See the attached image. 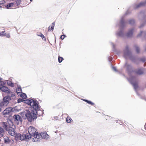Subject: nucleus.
<instances>
[{
    "instance_id": "nucleus-1",
    "label": "nucleus",
    "mask_w": 146,
    "mask_h": 146,
    "mask_svg": "<svg viewBox=\"0 0 146 146\" xmlns=\"http://www.w3.org/2000/svg\"><path fill=\"white\" fill-rule=\"evenodd\" d=\"M25 103L31 106L34 110L31 111L29 110H26L25 112L27 118L29 121L31 122L33 120L36 119V113H37V111L39 110L40 106L38 105L37 101L31 99L26 100Z\"/></svg>"
},
{
    "instance_id": "nucleus-2",
    "label": "nucleus",
    "mask_w": 146,
    "mask_h": 146,
    "mask_svg": "<svg viewBox=\"0 0 146 146\" xmlns=\"http://www.w3.org/2000/svg\"><path fill=\"white\" fill-rule=\"evenodd\" d=\"M125 67L126 68L127 71L129 74L131 73V75H130V77L128 79L129 82L133 85L134 89L136 90L138 88V80L135 77L132 76L135 72L133 71L131 65L127 63L125 64Z\"/></svg>"
},
{
    "instance_id": "nucleus-3",
    "label": "nucleus",
    "mask_w": 146,
    "mask_h": 146,
    "mask_svg": "<svg viewBox=\"0 0 146 146\" xmlns=\"http://www.w3.org/2000/svg\"><path fill=\"white\" fill-rule=\"evenodd\" d=\"M15 98V95L11 94L10 95L5 96L3 98V101L0 103V112L4 110L9 103L10 100H14Z\"/></svg>"
},
{
    "instance_id": "nucleus-4",
    "label": "nucleus",
    "mask_w": 146,
    "mask_h": 146,
    "mask_svg": "<svg viewBox=\"0 0 146 146\" xmlns=\"http://www.w3.org/2000/svg\"><path fill=\"white\" fill-rule=\"evenodd\" d=\"M28 133L32 135V137H34L32 139L33 141H38L37 138H41V136L40 135V133H38L35 128L33 127L30 126L28 129Z\"/></svg>"
},
{
    "instance_id": "nucleus-5",
    "label": "nucleus",
    "mask_w": 146,
    "mask_h": 146,
    "mask_svg": "<svg viewBox=\"0 0 146 146\" xmlns=\"http://www.w3.org/2000/svg\"><path fill=\"white\" fill-rule=\"evenodd\" d=\"M123 56L125 59L129 58L133 61L132 54L128 46H126L124 50Z\"/></svg>"
},
{
    "instance_id": "nucleus-6",
    "label": "nucleus",
    "mask_w": 146,
    "mask_h": 146,
    "mask_svg": "<svg viewBox=\"0 0 146 146\" xmlns=\"http://www.w3.org/2000/svg\"><path fill=\"white\" fill-rule=\"evenodd\" d=\"M19 5L17 1H15L13 3H10L7 4L5 5V7L7 9L11 7H17Z\"/></svg>"
},
{
    "instance_id": "nucleus-7",
    "label": "nucleus",
    "mask_w": 146,
    "mask_h": 146,
    "mask_svg": "<svg viewBox=\"0 0 146 146\" xmlns=\"http://www.w3.org/2000/svg\"><path fill=\"white\" fill-rule=\"evenodd\" d=\"M40 135H41V138H37V139L38 140L39 139H41L42 138H43L44 139H48L49 137V135H48L45 132H44L43 133H40Z\"/></svg>"
},
{
    "instance_id": "nucleus-8",
    "label": "nucleus",
    "mask_w": 146,
    "mask_h": 146,
    "mask_svg": "<svg viewBox=\"0 0 146 146\" xmlns=\"http://www.w3.org/2000/svg\"><path fill=\"white\" fill-rule=\"evenodd\" d=\"M0 89L2 92H5L7 93H10V91L8 88L5 86H0Z\"/></svg>"
},
{
    "instance_id": "nucleus-9",
    "label": "nucleus",
    "mask_w": 146,
    "mask_h": 146,
    "mask_svg": "<svg viewBox=\"0 0 146 146\" xmlns=\"http://www.w3.org/2000/svg\"><path fill=\"white\" fill-rule=\"evenodd\" d=\"M14 120L15 121H17L19 123V122H21L22 121V119L21 117L18 115H15L13 117Z\"/></svg>"
},
{
    "instance_id": "nucleus-10",
    "label": "nucleus",
    "mask_w": 146,
    "mask_h": 146,
    "mask_svg": "<svg viewBox=\"0 0 146 146\" xmlns=\"http://www.w3.org/2000/svg\"><path fill=\"white\" fill-rule=\"evenodd\" d=\"M4 143L6 144H12L14 141L12 139H10L8 137H6L4 138Z\"/></svg>"
},
{
    "instance_id": "nucleus-11",
    "label": "nucleus",
    "mask_w": 146,
    "mask_h": 146,
    "mask_svg": "<svg viewBox=\"0 0 146 146\" xmlns=\"http://www.w3.org/2000/svg\"><path fill=\"white\" fill-rule=\"evenodd\" d=\"M12 110V108L11 107H9L6 108L3 112V115H7Z\"/></svg>"
},
{
    "instance_id": "nucleus-12",
    "label": "nucleus",
    "mask_w": 146,
    "mask_h": 146,
    "mask_svg": "<svg viewBox=\"0 0 146 146\" xmlns=\"http://www.w3.org/2000/svg\"><path fill=\"white\" fill-rule=\"evenodd\" d=\"M1 124L3 127L7 130H9L10 128L7 122H2Z\"/></svg>"
},
{
    "instance_id": "nucleus-13",
    "label": "nucleus",
    "mask_w": 146,
    "mask_h": 146,
    "mask_svg": "<svg viewBox=\"0 0 146 146\" xmlns=\"http://www.w3.org/2000/svg\"><path fill=\"white\" fill-rule=\"evenodd\" d=\"M8 131L9 134L11 135L14 136H15L16 135V133L15 130L13 129H10V128H9V130Z\"/></svg>"
},
{
    "instance_id": "nucleus-14",
    "label": "nucleus",
    "mask_w": 146,
    "mask_h": 146,
    "mask_svg": "<svg viewBox=\"0 0 146 146\" xmlns=\"http://www.w3.org/2000/svg\"><path fill=\"white\" fill-rule=\"evenodd\" d=\"M125 24V23L124 21L123 18L122 17L121 19L120 23V27L121 28H122L123 27Z\"/></svg>"
},
{
    "instance_id": "nucleus-15",
    "label": "nucleus",
    "mask_w": 146,
    "mask_h": 146,
    "mask_svg": "<svg viewBox=\"0 0 146 146\" xmlns=\"http://www.w3.org/2000/svg\"><path fill=\"white\" fill-rule=\"evenodd\" d=\"M144 70L143 68L139 69L136 70L135 73L136 74H139L141 75L144 73Z\"/></svg>"
},
{
    "instance_id": "nucleus-16",
    "label": "nucleus",
    "mask_w": 146,
    "mask_h": 146,
    "mask_svg": "<svg viewBox=\"0 0 146 146\" xmlns=\"http://www.w3.org/2000/svg\"><path fill=\"white\" fill-rule=\"evenodd\" d=\"M134 29H131L129 30L127 34V36L128 37L131 36L133 34Z\"/></svg>"
},
{
    "instance_id": "nucleus-17",
    "label": "nucleus",
    "mask_w": 146,
    "mask_h": 146,
    "mask_svg": "<svg viewBox=\"0 0 146 146\" xmlns=\"http://www.w3.org/2000/svg\"><path fill=\"white\" fill-rule=\"evenodd\" d=\"M116 35L117 36L122 37L123 35V33L121 29L120 30L116 33Z\"/></svg>"
},
{
    "instance_id": "nucleus-18",
    "label": "nucleus",
    "mask_w": 146,
    "mask_h": 146,
    "mask_svg": "<svg viewBox=\"0 0 146 146\" xmlns=\"http://www.w3.org/2000/svg\"><path fill=\"white\" fill-rule=\"evenodd\" d=\"M5 134V131L0 126V138L3 137Z\"/></svg>"
},
{
    "instance_id": "nucleus-19",
    "label": "nucleus",
    "mask_w": 146,
    "mask_h": 146,
    "mask_svg": "<svg viewBox=\"0 0 146 146\" xmlns=\"http://www.w3.org/2000/svg\"><path fill=\"white\" fill-rule=\"evenodd\" d=\"M146 4V1H145L144 2H142L138 4L137 5H136V7H135V8H139L140 7L144 6Z\"/></svg>"
},
{
    "instance_id": "nucleus-20",
    "label": "nucleus",
    "mask_w": 146,
    "mask_h": 146,
    "mask_svg": "<svg viewBox=\"0 0 146 146\" xmlns=\"http://www.w3.org/2000/svg\"><path fill=\"white\" fill-rule=\"evenodd\" d=\"M25 140H27L31 139V137L32 136V135L30 134H29V133H27L26 134H25Z\"/></svg>"
},
{
    "instance_id": "nucleus-21",
    "label": "nucleus",
    "mask_w": 146,
    "mask_h": 146,
    "mask_svg": "<svg viewBox=\"0 0 146 146\" xmlns=\"http://www.w3.org/2000/svg\"><path fill=\"white\" fill-rule=\"evenodd\" d=\"M146 35V31H141L139 33L137 36L138 37H140L141 36H145Z\"/></svg>"
},
{
    "instance_id": "nucleus-22",
    "label": "nucleus",
    "mask_w": 146,
    "mask_h": 146,
    "mask_svg": "<svg viewBox=\"0 0 146 146\" xmlns=\"http://www.w3.org/2000/svg\"><path fill=\"white\" fill-rule=\"evenodd\" d=\"M11 78H10L9 80H7V83L9 86L13 87L14 86V84L11 81Z\"/></svg>"
},
{
    "instance_id": "nucleus-23",
    "label": "nucleus",
    "mask_w": 146,
    "mask_h": 146,
    "mask_svg": "<svg viewBox=\"0 0 146 146\" xmlns=\"http://www.w3.org/2000/svg\"><path fill=\"white\" fill-rule=\"evenodd\" d=\"M16 92L17 93L18 95L19 96L20 94L22 92V90L20 87H18L16 89Z\"/></svg>"
},
{
    "instance_id": "nucleus-24",
    "label": "nucleus",
    "mask_w": 146,
    "mask_h": 146,
    "mask_svg": "<svg viewBox=\"0 0 146 146\" xmlns=\"http://www.w3.org/2000/svg\"><path fill=\"white\" fill-rule=\"evenodd\" d=\"M19 96H20L21 97L23 98H25L27 97L26 94H25L23 93H21L20 95H19Z\"/></svg>"
},
{
    "instance_id": "nucleus-25",
    "label": "nucleus",
    "mask_w": 146,
    "mask_h": 146,
    "mask_svg": "<svg viewBox=\"0 0 146 146\" xmlns=\"http://www.w3.org/2000/svg\"><path fill=\"white\" fill-rule=\"evenodd\" d=\"M20 139L21 141H23V140H25V134H21Z\"/></svg>"
},
{
    "instance_id": "nucleus-26",
    "label": "nucleus",
    "mask_w": 146,
    "mask_h": 146,
    "mask_svg": "<svg viewBox=\"0 0 146 146\" xmlns=\"http://www.w3.org/2000/svg\"><path fill=\"white\" fill-rule=\"evenodd\" d=\"M21 135V134L20 133L16 134V135H15V138L17 139H20Z\"/></svg>"
},
{
    "instance_id": "nucleus-27",
    "label": "nucleus",
    "mask_w": 146,
    "mask_h": 146,
    "mask_svg": "<svg viewBox=\"0 0 146 146\" xmlns=\"http://www.w3.org/2000/svg\"><path fill=\"white\" fill-rule=\"evenodd\" d=\"M72 120V119L70 117H67L66 118V121L67 123H70Z\"/></svg>"
},
{
    "instance_id": "nucleus-28",
    "label": "nucleus",
    "mask_w": 146,
    "mask_h": 146,
    "mask_svg": "<svg viewBox=\"0 0 146 146\" xmlns=\"http://www.w3.org/2000/svg\"><path fill=\"white\" fill-rule=\"evenodd\" d=\"M54 28V26H52L51 27L50 26L48 27V31H53Z\"/></svg>"
},
{
    "instance_id": "nucleus-29",
    "label": "nucleus",
    "mask_w": 146,
    "mask_h": 146,
    "mask_svg": "<svg viewBox=\"0 0 146 146\" xmlns=\"http://www.w3.org/2000/svg\"><path fill=\"white\" fill-rule=\"evenodd\" d=\"M83 100L84 101L87 102V103H88L89 104H90L92 105H94V103L90 101H89L88 100H85V99L84 100Z\"/></svg>"
},
{
    "instance_id": "nucleus-30",
    "label": "nucleus",
    "mask_w": 146,
    "mask_h": 146,
    "mask_svg": "<svg viewBox=\"0 0 146 146\" xmlns=\"http://www.w3.org/2000/svg\"><path fill=\"white\" fill-rule=\"evenodd\" d=\"M135 47L137 53H139L140 52V49L139 47L137 46H135Z\"/></svg>"
},
{
    "instance_id": "nucleus-31",
    "label": "nucleus",
    "mask_w": 146,
    "mask_h": 146,
    "mask_svg": "<svg viewBox=\"0 0 146 146\" xmlns=\"http://www.w3.org/2000/svg\"><path fill=\"white\" fill-rule=\"evenodd\" d=\"M129 22L130 24L132 25L134 23L135 21L133 19H130L129 20Z\"/></svg>"
},
{
    "instance_id": "nucleus-32",
    "label": "nucleus",
    "mask_w": 146,
    "mask_h": 146,
    "mask_svg": "<svg viewBox=\"0 0 146 146\" xmlns=\"http://www.w3.org/2000/svg\"><path fill=\"white\" fill-rule=\"evenodd\" d=\"M5 31H2L1 33L0 32V36H3L5 35Z\"/></svg>"
},
{
    "instance_id": "nucleus-33",
    "label": "nucleus",
    "mask_w": 146,
    "mask_h": 146,
    "mask_svg": "<svg viewBox=\"0 0 146 146\" xmlns=\"http://www.w3.org/2000/svg\"><path fill=\"white\" fill-rule=\"evenodd\" d=\"M37 35L38 36H40L44 40L45 39V38L44 35L41 33H40V35Z\"/></svg>"
},
{
    "instance_id": "nucleus-34",
    "label": "nucleus",
    "mask_w": 146,
    "mask_h": 146,
    "mask_svg": "<svg viewBox=\"0 0 146 146\" xmlns=\"http://www.w3.org/2000/svg\"><path fill=\"white\" fill-rule=\"evenodd\" d=\"M63 58L61 57H59L58 58V62L59 63H61L62 61Z\"/></svg>"
},
{
    "instance_id": "nucleus-35",
    "label": "nucleus",
    "mask_w": 146,
    "mask_h": 146,
    "mask_svg": "<svg viewBox=\"0 0 146 146\" xmlns=\"http://www.w3.org/2000/svg\"><path fill=\"white\" fill-rule=\"evenodd\" d=\"M5 84V83L3 82H0V86H4Z\"/></svg>"
},
{
    "instance_id": "nucleus-36",
    "label": "nucleus",
    "mask_w": 146,
    "mask_h": 146,
    "mask_svg": "<svg viewBox=\"0 0 146 146\" xmlns=\"http://www.w3.org/2000/svg\"><path fill=\"white\" fill-rule=\"evenodd\" d=\"M23 100L22 98H19L17 100L18 103H20L22 102H23Z\"/></svg>"
},
{
    "instance_id": "nucleus-37",
    "label": "nucleus",
    "mask_w": 146,
    "mask_h": 146,
    "mask_svg": "<svg viewBox=\"0 0 146 146\" xmlns=\"http://www.w3.org/2000/svg\"><path fill=\"white\" fill-rule=\"evenodd\" d=\"M141 60L143 62H144L146 61V58L145 57H143L141 59Z\"/></svg>"
},
{
    "instance_id": "nucleus-38",
    "label": "nucleus",
    "mask_w": 146,
    "mask_h": 146,
    "mask_svg": "<svg viewBox=\"0 0 146 146\" xmlns=\"http://www.w3.org/2000/svg\"><path fill=\"white\" fill-rule=\"evenodd\" d=\"M5 3V1L3 0L0 1V4H4Z\"/></svg>"
},
{
    "instance_id": "nucleus-39",
    "label": "nucleus",
    "mask_w": 146,
    "mask_h": 146,
    "mask_svg": "<svg viewBox=\"0 0 146 146\" xmlns=\"http://www.w3.org/2000/svg\"><path fill=\"white\" fill-rule=\"evenodd\" d=\"M65 36V35H63L61 36H60V38L61 39L63 40L64 39V37Z\"/></svg>"
},
{
    "instance_id": "nucleus-40",
    "label": "nucleus",
    "mask_w": 146,
    "mask_h": 146,
    "mask_svg": "<svg viewBox=\"0 0 146 146\" xmlns=\"http://www.w3.org/2000/svg\"><path fill=\"white\" fill-rule=\"evenodd\" d=\"M110 62L112 60V58L111 57H109L108 58Z\"/></svg>"
},
{
    "instance_id": "nucleus-41",
    "label": "nucleus",
    "mask_w": 146,
    "mask_h": 146,
    "mask_svg": "<svg viewBox=\"0 0 146 146\" xmlns=\"http://www.w3.org/2000/svg\"><path fill=\"white\" fill-rule=\"evenodd\" d=\"M112 68L113 70L114 71H117L116 69V68L115 67L112 66Z\"/></svg>"
},
{
    "instance_id": "nucleus-42",
    "label": "nucleus",
    "mask_w": 146,
    "mask_h": 146,
    "mask_svg": "<svg viewBox=\"0 0 146 146\" xmlns=\"http://www.w3.org/2000/svg\"><path fill=\"white\" fill-rule=\"evenodd\" d=\"M5 36L8 38H9L10 37V35L9 34H7V35H5Z\"/></svg>"
},
{
    "instance_id": "nucleus-43",
    "label": "nucleus",
    "mask_w": 146,
    "mask_h": 146,
    "mask_svg": "<svg viewBox=\"0 0 146 146\" xmlns=\"http://www.w3.org/2000/svg\"><path fill=\"white\" fill-rule=\"evenodd\" d=\"M144 25V24H141L140 26H139V28H141Z\"/></svg>"
},
{
    "instance_id": "nucleus-44",
    "label": "nucleus",
    "mask_w": 146,
    "mask_h": 146,
    "mask_svg": "<svg viewBox=\"0 0 146 146\" xmlns=\"http://www.w3.org/2000/svg\"><path fill=\"white\" fill-rule=\"evenodd\" d=\"M52 24L53 25L52 26H54V27L55 24V22L53 23Z\"/></svg>"
},
{
    "instance_id": "nucleus-45",
    "label": "nucleus",
    "mask_w": 146,
    "mask_h": 146,
    "mask_svg": "<svg viewBox=\"0 0 146 146\" xmlns=\"http://www.w3.org/2000/svg\"><path fill=\"white\" fill-rule=\"evenodd\" d=\"M144 47L145 48V51H146V45Z\"/></svg>"
},
{
    "instance_id": "nucleus-46",
    "label": "nucleus",
    "mask_w": 146,
    "mask_h": 146,
    "mask_svg": "<svg viewBox=\"0 0 146 146\" xmlns=\"http://www.w3.org/2000/svg\"><path fill=\"white\" fill-rule=\"evenodd\" d=\"M20 0H17V1L18 2V3H19V4H20V3L19 2V1H20Z\"/></svg>"
},
{
    "instance_id": "nucleus-47",
    "label": "nucleus",
    "mask_w": 146,
    "mask_h": 146,
    "mask_svg": "<svg viewBox=\"0 0 146 146\" xmlns=\"http://www.w3.org/2000/svg\"><path fill=\"white\" fill-rule=\"evenodd\" d=\"M145 24H146V21H145V23H144Z\"/></svg>"
},
{
    "instance_id": "nucleus-48",
    "label": "nucleus",
    "mask_w": 146,
    "mask_h": 146,
    "mask_svg": "<svg viewBox=\"0 0 146 146\" xmlns=\"http://www.w3.org/2000/svg\"><path fill=\"white\" fill-rule=\"evenodd\" d=\"M113 44V47H114V45L113 44Z\"/></svg>"
},
{
    "instance_id": "nucleus-49",
    "label": "nucleus",
    "mask_w": 146,
    "mask_h": 146,
    "mask_svg": "<svg viewBox=\"0 0 146 146\" xmlns=\"http://www.w3.org/2000/svg\"><path fill=\"white\" fill-rule=\"evenodd\" d=\"M30 0V1H32V0Z\"/></svg>"
}]
</instances>
